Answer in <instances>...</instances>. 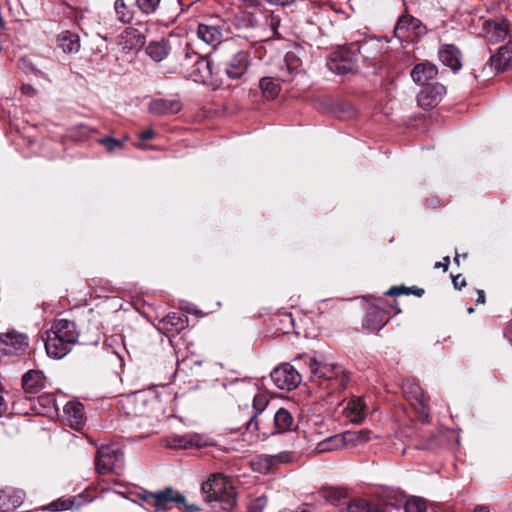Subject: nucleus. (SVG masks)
<instances>
[{"label": "nucleus", "instance_id": "obj_35", "mask_svg": "<svg viewBox=\"0 0 512 512\" xmlns=\"http://www.w3.org/2000/svg\"><path fill=\"white\" fill-rule=\"evenodd\" d=\"M268 402V397L265 393H257L254 395L253 408L255 412L250 421L248 422L247 427L249 430L258 429L257 416L265 410L266 406L268 405Z\"/></svg>", "mask_w": 512, "mask_h": 512}, {"label": "nucleus", "instance_id": "obj_30", "mask_svg": "<svg viewBox=\"0 0 512 512\" xmlns=\"http://www.w3.org/2000/svg\"><path fill=\"white\" fill-rule=\"evenodd\" d=\"M187 322V316L178 312L167 314L161 321L163 328L172 333H179L187 326Z\"/></svg>", "mask_w": 512, "mask_h": 512}, {"label": "nucleus", "instance_id": "obj_45", "mask_svg": "<svg viewBox=\"0 0 512 512\" xmlns=\"http://www.w3.org/2000/svg\"><path fill=\"white\" fill-rule=\"evenodd\" d=\"M20 68L25 72H34L36 74H40V75L44 76V74L41 71L35 69L34 66L30 62H28V60H26V59L21 60Z\"/></svg>", "mask_w": 512, "mask_h": 512}, {"label": "nucleus", "instance_id": "obj_56", "mask_svg": "<svg viewBox=\"0 0 512 512\" xmlns=\"http://www.w3.org/2000/svg\"><path fill=\"white\" fill-rule=\"evenodd\" d=\"M354 114H355V109H354L352 106H350V107L348 108V117H351V116H353Z\"/></svg>", "mask_w": 512, "mask_h": 512}, {"label": "nucleus", "instance_id": "obj_22", "mask_svg": "<svg viewBox=\"0 0 512 512\" xmlns=\"http://www.w3.org/2000/svg\"><path fill=\"white\" fill-rule=\"evenodd\" d=\"M203 445V437L197 433L173 435L167 439V446L170 448L189 449L192 447H201Z\"/></svg>", "mask_w": 512, "mask_h": 512}, {"label": "nucleus", "instance_id": "obj_42", "mask_svg": "<svg viewBox=\"0 0 512 512\" xmlns=\"http://www.w3.org/2000/svg\"><path fill=\"white\" fill-rule=\"evenodd\" d=\"M281 19L279 15L274 14L273 12L265 15V26L269 27L272 33V36L278 34V28L280 26Z\"/></svg>", "mask_w": 512, "mask_h": 512}, {"label": "nucleus", "instance_id": "obj_43", "mask_svg": "<svg viewBox=\"0 0 512 512\" xmlns=\"http://www.w3.org/2000/svg\"><path fill=\"white\" fill-rule=\"evenodd\" d=\"M267 505V498L265 496L258 497L249 503V512H263Z\"/></svg>", "mask_w": 512, "mask_h": 512}, {"label": "nucleus", "instance_id": "obj_52", "mask_svg": "<svg viewBox=\"0 0 512 512\" xmlns=\"http://www.w3.org/2000/svg\"><path fill=\"white\" fill-rule=\"evenodd\" d=\"M478 297H477V303L484 304L485 303V294L483 290L477 291Z\"/></svg>", "mask_w": 512, "mask_h": 512}, {"label": "nucleus", "instance_id": "obj_44", "mask_svg": "<svg viewBox=\"0 0 512 512\" xmlns=\"http://www.w3.org/2000/svg\"><path fill=\"white\" fill-rule=\"evenodd\" d=\"M409 293H410V289L405 286H393L387 292H385L386 295H391V296H399V295L409 294Z\"/></svg>", "mask_w": 512, "mask_h": 512}, {"label": "nucleus", "instance_id": "obj_12", "mask_svg": "<svg viewBox=\"0 0 512 512\" xmlns=\"http://www.w3.org/2000/svg\"><path fill=\"white\" fill-rule=\"evenodd\" d=\"M403 392L408 396L411 404L419 411L420 415L427 420L428 412V400L424 395V392L420 385L415 381L407 380L403 384Z\"/></svg>", "mask_w": 512, "mask_h": 512}, {"label": "nucleus", "instance_id": "obj_19", "mask_svg": "<svg viewBox=\"0 0 512 512\" xmlns=\"http://www.w3.org/2000/svg\"><path fill=\"white\" fill-rule=\"evenodd\" d=\"M22 387L27 394L36 395L46 387V377L42 371L30 370L22 377Z\"/></svg>", "mask_w": 512, "mask_h": 512}, {"label": "nucleus", "instance_id": "obj_57", "mask_svg": "<svg viewBox=\"0 0 512 512\" xmlns=\"http://www.w3.org/2000/svg\"><path fill=\"white\" fill-rule=\"evenodd\" d=\"M49 509L52 510V511H58L59 510L56 503H51L49 505Z\"/></svg>", "mask_w": 512, "mask_h": 512}, {"label": "nucleus", "instance_id": "obj_60", "mask_svg": "<svg viewBox=\"0 0 512 512\" xmlns=\"http://www.w3.org/2000/svg\"><path fill=\"white\" fill-rule=\"evenodd\" d=\"M454 261H455L457 264H459V256H458V255H456V257L454 258Z\"/></svg>", "mask_w": 512, "mask_h": 512}, {"label": "nucleus", "instance_id": "obj_15", "mask_svg": "<svg viewBox=\"0 0 512 512\" xmlns=\"http://www.w3.org/2000/svg\"><path fill=\"white\" fill-rule=\"evenodd\" d=\"M508 21L503 19L500 21L486 20L483 23V34L490 43H498L504 41L508 35Z\"/></svg>", "mask_w": 512, "mask_h": 512}, {"label": "nucleus", "instance_id": "obj_48", "mask_svg": "<svg viewBox=\"0 0 512 512\" xmlns=\"http://www.w3.org/2000/svg\"><path fill=\"white\" fill-rule=\"evenodd\" d=\"M21 91L23 94L30 96V97L34 96L36 94V89L33 86H31L30 84L22 85Z\"/></svg>", "mask_w": 512, "mask_h": 512}, {"label": "nucleus", "instance_id": "obj_38", "mask_svg": "<svg viewBox=\"0 0 512 512\" xmlns=\"http://www.w3.org/2000/svg\"><path fill=\"white\" fill-rule=\"evenodd\" d=\"M496 62V67H505L512 61V39L506 45L498 49V53L493 57Z\"/></svg>", "mask_w": 512, "mask_h": 512}, {"label": "nucleus", "instance_id": "obj_31", "mask_svg": "<svg viewBox=\"0 0 512 512\" xmlns=\"http://www.w3.org/2000/svg\"><path fill=\"white\" fill-rule=\"evenodd\" d=\"M287 71V76L283 75V81H291L294 76L303 72L302 61L295 52L289 51L284 57V68Z\"/></svg>", "mask_w": 512, "mask_h": 512}, {"label": "nucleus", "instance_id": "obj_7", "mask_svg": "<svg viewBox=\"0 0 512 512\" xmlns=\"http://www.w3.org/2000/svg\"><path fill=\"white\" fill-rule=\"evenodd\" d=\"M96 469L99 474H121L124 468L123 452L115 446H102L96 455Z\"/></svg>", "mask_w": 512, "mask_h": 512}, {"label": "nucleus", "instance_id": "obj_10", "mask_svg": "<svg viewBox=\"0 0 512 512\" xmlns=\"http://www.w3.org/2000/svg\"><path fill=\"white\" fill-rule=\"evenodd\" d=\"M190 62H192L193 65L188 72V77L198 83L208 81L213 74L210 61L197 53H192L191 55L187 53L184 65L187 67Z\"/></svg>", "mask_w": 512, "mask_h": 512}, {"label": "nucleus", "instance_id": "obj_61", "mask_svg": "<svg viewBox=\"0 0 512 512\" xmlns=\"http://www.w3.org/2000/svg\"><path fill=\"white\" fill-rule=\"evenodd\" d=\"M473 311H474V309L472 307L468 308L469 313H472Z\"/></svg>", "mask_w": 512, "mask_h": 512}, {"label": "nucleus", "instance_id": "obj_6", "mask_svg": "<svg viewBox=\"0 0 512 512\" xmlns=\"http://www.w3.org/2000/svg\"><path fill=\"white\" fill-rule=\"evenodd\" d=\"M360 46L352 44L350 47H340L333 51L327 59L328 69L339 75L351 72L357 62Z\"/></svg>", "mask_w": 512, "mask_h": 512}, {"label": "nucleus", "instance_id": "obj_46", "mask_svg": "<svg viewBox=\"0 0 512 512\" xmlns=\"http://www.w3.org/2000/svg\"><path fill=\"white\" fill-rule=\"evenodd\" d=\"M7 407L8 405L5 398V392L3 387L0 385V417L6 412Z\"/></svg>", "mask_w": 512, "mask_h": 512}, {"label": "nucleus", "instance_id": "obj_24", "mask_svg": "<svg viewBox=\"0 0 512 512\" xmlns=\"http://www.w3.org/2000/svg\"><path fill=\"white\" fill-rule=\"evenodd\" d=\"M295 361L296 362L303 361L304 364L307 365L308 371L310 373V379L312 381H318L319 384H321V385H322V378L324 377V374H326V371L332 365V363H326V362L318 360L315 357H310L307 355H303L299 359H296Z\"/></svg>", "mask_w": 512, "mask_h": 512}, {"label": "nucleus", "instance_id": "obj_53", "mask_svg": "<svg viewBox=\"0 0 512 512\" xmlns=\"http://www.w3.org/2000/svg\"><path fill=\"white\" fill-rule=\"evenodd\" d=\"M416 296L421 297L424 294V290L417 287L409 288Z\"/></svg>", "mask_w": 512, "mask_h": 512}, {"label": "nucleus", "instance_id": "obj_59", "mask_svg": "<svg viewBox=\"0 0 512 512\" xmlns=\"http://www.w3.org/2000/svg\"><path fill=\"white\" fill-rule=\"evenodd\" d=\"M294 512H309V510H307V509H297Z\"/></svg>", "mask_w": 512, "mask_h": 512}, {"label": "nucleus", "instance_id": "obj_41", "mask_svg": "<svg viewBox=\"0 0 512 512\" xmlns=\"http://www.w3.org/2000/svg\"><path fill=\"white\" fill-rule=\"evenodd\" d=\"M127 138L124 139H115L112 137H106L99 140V143L103 145L107 151L114 152L119 149H123L125 141Z\"/></svg>", "mask_w": 512, "mask_h": 512}, {"label": "nucleus", "instance_id": "obj_34", "mask_svg": "<svg viewBox=\"0 0 512 512\" xmlns=\"http://www.w3.org/2000/svg\"><path fill=\"white\" fill-rule=\"evenodd\" d=\"M341 512H383L376 505L363 498H354L341 508Z\"/></svg>", "mask_w": 512, "mask_h": 512}, {"label": "nucleus", "instance_id": "obj_2", "mask_svg": "<svg viewBox=\"0 0 512 512\" xmlns=\"http://www.w3.org/2000/svg\"><path fill=\"white\" fill-rule=\"evenodd\" d=\"M202 494L208 503H219L224 511H230L236 503L231 484L221 474H213L202 484Z\"/></svg>", "mask_w": 512, "mask_h": 512}, {"label": "nucleus", "instance_id": "obj_37", "mask_svg": "<svg viewBox=\"0 0 512 512\" xmlns=\"http://www.w3.org/2000/svg\"><path fill=\"white\" fill-rule=\"evenodd\" d=\"M114 11H115L117 20L123 24H128L133 20L134 12L125 3L124 0H115Z\"/></svg>", "mask_w": 512, "mask_h": 512}, {"label": "nucleus", "instance_id": "obj_51", "mask_svg": "<svg viewBox=\"0 0 512 512\" xmlns=\"http://www.w3.org/2000/svg\"><path fill=\"white\" fill-rule=\"evenodd\" d=\"M449 263H450V259L447 256V257H444L442 261L436 262L435 265H434V268H436V269L437 268H443L444 271H447Z\"/></svg>", "mask_w": 512, "mask_h": 512}, {"label": "nucleus", "instance_id": "obj_13", "mask_svg": "<svg viewBox=\"0 0 512 512\" xmlns=\"http://www.w3.org/2000/svg\"><path fill=\"white\" fill-rule=\"evenodd\" d=\"M423 86L424 88L421 89L417 95V103L421 108L428 110L435 107L440 102L446 89L443 85L438 83Z\"/></svg>", "mask_w": 512, "mask_h": 512}, {"label": "nucleus", "instance_id": "obj_49", "mask_svg": "<svg viewBox=\"0 0 512 512\" xmlns=\"http://www.w3.org/2000/svg\"><path fill=\"white\" fill-rule=\"evenodd\" d=\"M453 285L456 289H461L466 285L465 279L459 274L453 277Z\"/></svg>", "mask_w": 512, "mask_h": 512}, {"label": "nucleus", "instance_id": "obj_29", "mask_svg": "<svg viewBox=\"0 0 512 512\" xmlns=\"http://www.w3.org/2000/svg\"><path fill=\"white\" fill-rule=\"evenodd\" d=\"M169 41L162 38L157 41H152L146 48L147 55L156 62L164 60L170 53Z\"/></svg>", "mask_w": 512, "mask_h": 512}, {"label": "nucleus", "instance_id": "obj_39", "mask_svg": "<svg viewBox=\"0 0 512 512\" xmlns=\"http://www.w3.org/2000/svg\"><path fill=\"white\" fill-rule=\"evenodd\" d=\"M161 0H135L139 11L144 15L154 14L159 8Z\"/></svg>", "mask_w": 512, "mask_h": 512}, {"label": "nucleus", "instance_id": "obj_4", "mask_svg": "<svg viewBox=\"0 0 512 512\" xmlns=\"http://www.w3.org/2000/svg\"><path fill=\"white\" fill-rule=\"evenodd\" d=\"M250 63L251 57L248 51L225 48L222 59L218 63V69L229 79L237 80L246 74Z\"/></svg>", "mask_w": 512, "mask_h": 512}, {"label": "nucleus", "instance_id": "obj_27", "mask_svg": "<svg viewBox=\"0 0 512 512\" xmlns=\"http://www.w3.org/2000/svg\"><path fill=\"white\" fill-rule=\"evenodd\" d=\"M387 323L384 313L377 307H371L363 320V327L370 332L382 329Z\"/></svg>", "mask_w": 512, "mask_h": 512}, {"label": "nucleus", "instance_id": "obj_23", "mask_svg": "<svg viewBox=\"0 0 512 512\" xmlns=\"http://www.w3.org/2000/svg\"><path fill=\"white\" fill-rule=\"evenodd\" d=\"M319 496L326 502L336 505L341 510L348 501V490L343 487L324 486L319 490Z\"/></svg>", "mask_w": 512, "mask_h": 512}, {"label": "nucleus", "instance_id": "obj_25", "mask_svg": "<svg viewBox=\"0 0 512 512\" xmlns=\"http://www.w3.org/2000/svg\"><path fill=\"white\" fill-rule=\"evenodd\" d=\"M438 73L437 67L426 61L414 66L411 71L413 81L420 85H427L428 82L435 78Z\"/></svg>", "mask_w": 512, "mask_h": 512}, {"label": "nucleus", "instance_id": "obj_33", "mask_svg": "<svg viewBox=\"0 0 512 512\" xmlns=\"http://www.w3.org/2000/svg\"><path fill=\"white\" fill-rule=\"evenodd\" d=\"M294 425V419L291 413L284 409L280 408L274 415V432L273 433H283L286 431L292 430Z\"/></svg>", "mask_w": 512, "mask_h": 512}, {"label": "nucleus", "instance_id": "obj_50", "mask_svg": "<svg viewBox=\"0 0 512 512\" xmlns=\"http://www.w3.org/2000/svg\"><path fill=\"white\" fill-rule=\"evenodd\" d=\"M265 1L271 5H277V6H288L295 2V0H265Z\"/></svg>", "mask_w": 512, "mask_h": 512}, {"label": "nucleus", "instance_id": "obj_5", "mask_svg": "<svg viewBox=\"0 0 512 512\" xmlns=\"http://www.w3.org/2000/svg\"><path fill=\"white\" fill-rule=\"evenodd\" d=\"M139 498L145 503L153 506L156 512L168 509L171 503L181 504L184 509L189 512H196L200 510L198 505L186 503L184 495L174 491L171 487H167L158 493L144 491L139 493Z\"/></svg>", "mask_w": 512, "mask_h": 512}, {"label": "nucleus", "instance_id": "obj_47", "mask_svg": "<svg viewBox=\"0 0 512 512\" xmlns=\"http://www.w3.org/2000/svg\"><path fill=\"white\" fill-rule=\"evenodd\" d=\"M154 130L149 128L141 133H139L138 138L142 141L150 140L154 137Z\"/></svg>", "mask_w": 512, "mask_h": 512}, {"label": "nucleus", "instance_id": "obj_55", "mask_svg": "<svg viewBox=\"0 0 512 512\" xmlns=\"http://www.w3.org/2000/svg\"><path fill=\"white\" fill-rule=\"evenodd\" d=\"M474 512H489V510L486 507H478L475 508Z\"/></svg>", "mask_w": 512, "mask_h": 512}, {"label": "nucleus", "instance_id": "obj_40", "mask_svg": "<svg viewBox=\"0 0 512 512\" xmlns=\"http://www.w3.org/2000/svg\"><path fill=\"white\" fill-rule=\"evenodd\" d=\"M406 512H425L427 509L426 502L420 497H411L404 504Z\"/></svg>", "mask_w": 512, "mask_h": 512}, {"label": "nucleus", "instance_id": "obj_3", "mask_svg": "<svg viewBox=\"0 0 512 512\" xmlns=\"http://www.w3.org/2000/svg\"><path fill=\"white\" fill-rule=\"evenodd\" d=\"M158 403L152 391H137L124 396L118 402L119 410L128 417L149 416Z\"/></svg>", "mask_w": 512, "mask_h": 512}, {"label": "nucleus", "instance_id": "obj_21", "mask_svg": "<svg viewBox=\"0 0 512 512\" xmlns=\"http://www.w3.org/2000/svg\"><path fill=\"white\" fill-rule=\"evenodd\" d=\"M66 420L73 429H81L86 421L84 415V406L78 401H69L64 406Z\"/></svg>", "mask_w": 512, "mask_h": 512}, {"label": "nucleus", "instance_id": "obj_32", "mask_svg": "<svg viewBox=\"0 0 512 512\" xmlns=\"http://www.w3.org/2000/svg\"><path fill=\"white\" fill-rule=\"evenodd\" d=\"M58 46L65 53H76L80 49V38L77 33L64 31L58 36Z\"/></svg>", "mask_w": 512, "mask_h": 512}, {"label": "nucleus", "instance_id": "obj_14", "mask_svg": "<svg viewBox=\"0 0 512 512\" xmlns=\"http://www.w3.org/2000/svg\"><path fill=\"white\" fill-rule=\"evenodd\" d=\"M422 24L417 18L409 15L401 16L394 28V35L401 41H409L410 33L419 34L421 33Z\"/></svg>", "mask_w": 512, "mask_h": 512}, {"label": "nucleus", "instance_id": "obj_58", "mask_svg": "<svg viewBox=\"0 0 512 512\" xmlns=\"http://www.w3.org/2000/svg\"><path fill=\"white\" fill-rule=\"evenodd\" d=\"M135 147L138 148V149H146V146L141 144V143L135 144Z\"/></svg>", "mask_w": 512, "mask_h": 512}, {"label": "nucleus", "instance_id": "obj_17", "mask_svg": "<svg viewBox=\"0 0 512 512\" xmlns=\"http://www.w3.org/2000/svg\"><path fill=\"white\" fill-rule=\"evenodd\" d=\"M342 413L350 422L359 424L365 419L368 406L364 398H354L347 403Z\"/></svg>", "mask_w": 512, "mask_h": 512}, {"label": "nucleus", "instance_id": "obj_20", "mask_svg": "<svg viewBox=\"0 0 512 512\" xmlns=\"http://www.w3.org/2000/svg\"><path fill=\"white\" fill-rule=\"evenodd\" d=\"M145 38L141 31L134 27H127L118 38V45L123 50L139 49L144 45Z\"/></svg>", "mask_w": 512, "mask_h": 512}, {"label": "nucleus", "instance_id": "obj_28", "mask_svg": "<svg viewBox=\"0 0 512 512\" xmlns=\"http://www.w3.org/2000/svg\"><path fill=\"white\" fill-rule=\"evenodd\" d=\"M197 35L199 39L213 47L220 44L222 40V32L215 25L199 24Z\"/></svg>", "mask_w": 512, "mask_h": 512}, {"label": "nucleus", "instance_id": "obj_36", "mask_svg": "<svg viewBox=\"0 0 512 512\" xmlns=\"http://www.w3.org/2000/svg\"><path fill=\"white\" fill-rule=\"evenodd\" d=\"M259 88L263 94V97L267 100L275 99L280 92V84L271 77H263L259 81Z\"/></svg>", "mask_w": 512, "mask_h": 512}, {"label": "nucleus", "instance_id": "obj_9", "mask_svg": "<svg viewBox=\"0 0 512 512\" xmlns=\"http://www.w3.org/2000/svg\"><path fill=\"white\" fill-rule=\"evenodd\" d=\"M271 380L281 390H293L302 380L300 373L290 364H282L270 374Z\"/></svg>", "mask_w": 512, "mask_h": 512}, {"label": "nucleus", "instance_id": "obj_18", "mask_svg": "<svg viewBox=\"0 0 512 512\" xmlns=\"http://www.w3.org/2000/svg\"><path fill=\"white\" fill-rule=\"evenodd\" d=\"M182 109V104L178 99H154L148 105V111L151 114L163 116L176 114Z\"/></svg>", "mask_w": 512, "mask_h": 512}, {"label": "nucleus", "instance_id": "obj_26", "mask_svg": "<svg viewBox=\"0 0 512 512\" xmlns=\"http://www.w3.org/2000/svg\"><path fill=\"white\" fill-rule=\"evenodd\" d=\"M439 59L445 66L451 68L453 71H458L462 67L460 51L454 45H445L439 51Z\"/></svg>", "mask_w": 512, "mask_h": 512}, {"label": "nucleus", "instance_id": "obj_1", "mask_svg": "<svg viewBox=\"0 0 512 512\" xmlns=\"http://www.w3.org/2000/svg\"><path fill=\"white\" fill-rule=\"evenodd\" d=\"M46 335L44 346L47 355L54 359H61L66 356L79 336L75 323L67 319L55 320Z\"/></svg>", "mask_w": 512, "mask_h": 512}, {"label": "nucleus", "instance_id": "obj_54", "mask_svg": "<svg viewBox=\"0 0 512 512\" xmlns=\"http://www.w3.org/2000/svg\"><path fill=\"white\" fill-rule=\"evenodd\" d=\"M241 1L250 7H255L259 3V0H241Z\"/></svg>", "mask_w": 512, "mask_h": 512}, {"label": "nucleus", "instance_id": "obj_11", "mask_svg": "<svg viewBox=\"0 0 512 512\" xmlns=\"http://www.w3.org/2000/svg\"><path fill=\"white\" fill-rule=\"evenodd\" d=\"M27 335L11 330L0 334V350L6 354H18L28 347Z\"/></svg>", "mask_w": 512, "mask_h": 512}, {"label": "nucleus", "instance_id": "obj_8", "mask_svg": "<svg viewBox=\"0 0 512 512\" xmlns=\"http://www.w3.org/2000/svg\"><path fill=\"white\" fill-rule=\"evenodd\" d=\"M371 439V432L368 430L347 432L345 434L330 436L320 441L316 446V450L318 453H324L340 449L344 447L348 442H368Z\"/></svg>", "mask_w": 512, "mask_h": 512}, {"label": "nucleus", "instance_id": "obj_16", "mask_svg": "<svg viewBox=\"0 0 512 512\" xmlns=\"http://www.w3.org/2000/svg\"><path fill=\"white\" fill-rule=\"evenodd\" d=\"M348 381L349 377L344 368L337 364H332L322 378V384L326 383V387L331 388L334 391L344 389L347 386Z\"/></svg>", "mask_w": 512, "mask_h": 512}]
</instances>
